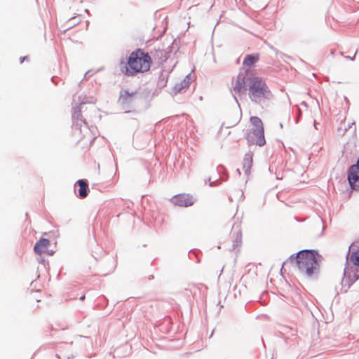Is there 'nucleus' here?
Segmentation results:
<instances>
[{
  "label": "nucleus",
  "mask_w": 359,
  "mask_h": 359,
  "mask_svg": "<svg viewBox=\"0 0 359 359\" xmlns=\"http://www.w3.org/2000/svg\"><path fill=\"white\" fill-rule=\"evenodd\" d=\"M347 177L351 187L354 190H359V165L358 163L348 168Z\"/></svg>",
  "instance_id": "obj_6"
},
{
  "label": "nucleus",
  "mask_w": 359,
  "mask_h": 359,
  "mask_svg": "<svg viewBox=\"0 0 359 359\" xmlns=\"http://www.w3.org/2000/svg\"><path fill=\"white\" fill-rule=\"evenodd\" d=\"M76 184L79 187V195L81 198H86L88 196V185L86 180H79L76 182Z\"/></svg>",
  "instance_id": "obj_13"
},
{
  "label": "nucleus",
  "mask_w": 359,
  "mask_h": 359,
  "mask_svg": "<svg viewBox=\"0 0 359 359\" xmlns=\"http://www.w3.org/2000/svg\"><path fill=\"white\" fill-rule=\"evenodd\" d=\"M247 72L245 73L240 72L235 81V82L233 83V90L236 93H243L245 90V76L247 75Z\"/></svg>",
  "instance_id": "obj_8"
},
{
  "label": "nucleus",
  "mask_w": 359,
  "mask_h": 359,
  "mask_svg": "<svg viewBox=\"0 0 359 359\" xmlns=\"http://www.w3.org/2000/svg\"><path fill=\"white\" fill-rule=\"evenodd\" d=\"M238 172L239 175H241V172H240L239 169H238Z\"/></svg>",
  "instance_id": "obj_19"
},
{
  "label": "nucleus",
  "mask_w": 359,
  "mask_h": 359,
  "mask_svg": "<svg viewBox=\"0 0 359 359\" xmlns=\"http://www.w3.org/2000/svg\"><path fill=\"white\" fill-rule=\"evenodd\" d=\"M355 241H359V238L358 240H356Z\"/></svg>",
  "instance_id": "obj_20"
},
{
  "label": "nucleus",
  "mask_w": 359,
  "mask_h": 359,
  "mask_svg": "<svg viewBox=\"0 0 359 359\" xmlns=\"http://www.w3.org/2000/svg\"><path fill=\"white\" fill-rule=\"evenodd\" d=\"M187 87H188L187 83L185 81H184L180 84L175 85V86L174 87L175 93H181L182 89L187 88Z\"/></svg>",
  "instance_id": "obj_15"
},
{
  "label": "nucleus",
  "mask_w": 359,
  "mask_h": 359,
  "mask_svg": "<svg viewBox=\"0 0 359 359\" xmlns=\"http://www.w3.org/2000/svg\"><path fill=\"white\" fill-rule=\"evenodd\" d=\"M171 202L175 205L180 207L191 206L194 203V197L189 194H180L174 196L171 199Z\"/></svg>",
  "instance_id": "obj_5"
},
{
  "label": "nucleus",
  "mask_w": 359,
  "mask_h": 359,
  "mask_svg": "<svg viewBox=\"0 0 359 359\" xmlns=\"http://www.w3.org/2000/svg\"><path fill=\"white\" fill-rule=\"evenodd\" d=\"M231 238L233 241V248H237L241 245L242 243V233L238 226L233 228L231 233Z\"/></svg>",
  "instance_id": "obj_12"
},
{
  "label": "nucleus",
  "mask_w": 359,
  "mask_h": 359,
  "mask_svg": "<svg viewBox=\"0 0 359 359\" xmlns=\"http://www.w3.org/2000/svg\"><path fill=\"white\" fill-rule=\"evenodd\" d=\"M138 98L137 91H129L128 90H122L120 93L118 102L122 105H128L135 102Z\"/></svg>",
  "instance_id": "obj_7"
},
{
  "label": "nucleus",
  "mask_w": 359,
  "mask_h": 359,
  "mask_svg": "<svg viewBox=\"0 0 359 359\" xmlns=\"http://www.w3.org/2000/svg\"><path fill=\"white\" fill-rule=\"evenodd\" d=\"M27 57H20V62L22 63L25 61V60H27Z\"/></svg>",
  "instance_id": "obj_17"
},
{
  "label": "nucleus",
  "mask_w": 359,
  "mask_h": 359,
  "mask_svg": "<svg viewBox=\"0 0 359 359\" xmlns=\"http://www.w3.org/2000/svg\"><path fill=\"white\" fill-rule=\"evenodd\" d=\"M50 245V241L46 238H41L34 245V252L41 255V254L46 252L48 250V246Z\"/></svg>",
  "instance_id": "obj_11"
},
{
  "label": "nucleus",
  "mask_w": 359,
  "mask_h": 359,
  "mask_svg": "<svg viewBox=\"0 0 359 359\" xmlns=\"http://www.w3.org/2000/svg\"><path fill=\"white\" fill-rule=\"evenodd\" d=\"M320 258V256L314 250H302L296 257L297 266L302 273L310 276L318 271Z\"/></svg>",
  "instance_id": "obj_2"
},
{
  "label": "nucleus",
  "mask_w": 359,
  "mask_h": 359,
  "mask_svg": "<svg viewBox=\"0 0 359 359\" xmlns=\"http://www.w3.org/2000/svg\"><path fill=\"white\" fill-rule=\"evenodd\" d=\"M258 60H259L258 55H247L243 60V65L248 67H250Z\"/></svg>",
  "instance_id": "obj_14"
},
{
  "label": "nucleus",
  "mask_w": 359,
  "mask_h": 359,
  "mask_svg": "<svg viewBox=\"0 0 359 359\" xmlns=\"http://www.w3.org/2000/svg\"><path fill=\"white\" fill-rule=\"evenodd\" d=\"M246 140L251 144H256L260 147L265 144L264 126L259 117H250V128L246 132Z\"/></svg>",
  "instance_id": "obj_4"
},
{
  "label": "nucleus",
  "mask_w": 359,
  "mask_h": 359,
  "mask_svg": "<svg viewBox=\"0 0 359 359\" xmlns=\"http://www.w3.org/2000/svg\"><path fill=\"white\" fill-rule=\"evenodd\" d=\"M253 154L251 151L246 153L241 162V168L244 174L248 176L250 174V170L252 166Z\"/></svg>",
  "instance_id": "obj_9"
},
{
  "label": "nucleus",
  "mask_w": 359,
  "mask_h": 359,
  "mask_svg": "<svg viewBox=\"0 0 359 359\" xmlns=\"http://www.w3.org/2000/svg\"><path fill=\"white\" fill-rule=\"evenodd\" d=\"M248 95L255 102H260L262 100L268 99L271 91L265 81L259 76L251 75L248 79Z\"/></svg>",
  "instance_id": "obj_3"
},
{
  "label": "nucleus",
  "mask_w": 359,
  "mask_h": 359,
  "mask_svg": "<svg viewBox=\"0 0 359 359\" xmlns=\"http://www.w3.org/2000/svg\"><path fill=\"white\" fill-rule=\"evenodd\" d=\"M359 278V269H356L353 272V281Z\"/></svg>",
  "instance_id": "obj_16"
},
{
  "label": "nucleus",
  "mask_w": 359,
  "mask_h": 359,
  "mask_svg": "<svg viewBox=\"0 0 359 359\" xmlns=\"http://www.w3.org/2000/svg\"><path fill=\"white\" fill-rule=\"evenodd\" d=\"M151 62V58L147 53L137 49L130 54L126 62L120 63V69L125 75L133 76L149 71Z\"/></svg>",
  "instance_id": "obj_1"
},
{
  "label": "nucleus",
  "mask_w": 359,
  "mask_h": 359,
  "mask_svg": "<svg viewBox=\"0 0 359 359\" xmlns=\"http://www.w3.org/2000/svg\"><path fill=\"white\" fill-rule=\"evenodd\" d=\"M349 250L351 262L359 266V241H354L351 245Z\"/></svg>",
  "instance_id": "obj_10"
},
{
  "label": "nucleus",
  "mask_w": 359,
  "mask_h": 359,
  "mask_svg": "<svg viewBox=\"0 0 359 359\" xmlns=\"http://www.w3.org/2000/svg\"><path fill=\"white\" fill-rule=\"evenodd\" d=\"M84 299H85V296H82V297L80 298V299H81V300H83Z\"/></svg>",
  "instance_id": "obj_18"
}]
</instances>
